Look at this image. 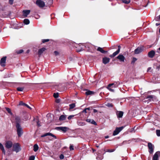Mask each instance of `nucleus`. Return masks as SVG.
<instances>
[{
	"instance_id": "obj_55",
	"label": "nucleus",
	"mask_w": 160,
	"mask_h": 160,
	"mask_svg": "<svg viewBox=\"0 0 160 160\" xmlns=\"http://www.w3.org/2000/svg\"><path fill=\"white\" fill-rule=\"evenodd\" d=\"M56 102L57 103H59L60 102V100L59 99H58V100H56Z\"/></svg>"
},
{
	"instance_id": "obj_11",
	"label": "nucleus",
	"mask_w": 160,
	"mask_h": 160,
	"mask_svg": "<svg viewBox=\"0 0 160 160\" xmlns=\"http://www.w3.org/2000/svg\"><path fill=\"white\" fill-rule=\"evenodd\" d=\"M15 120L16 126L17 124H20V123L21 122V119L19 117L16 116L15 117Z\"/></svg>"
},
{
	"instance_id": "obj_4",
	"label": "nucleus",
	"mask_w": 160,
	"mask_h": 160,
	"mask_svg": "<svg viewBox=\"0 0 160 160\" xmlns=\"http://www.w3.org/2000/svg\"><path fill=\"white\" fill-rule=\"evenodd\" d=\"M123 127L116 128L114 131H113L112 135L115 136L118 134L119 132L121 131L123 128Z\"/></svg>"
},
{
	"instance_id": "obj_30",
	"label": "nucleus",
	"mask_w": 160,
	"mask_h": 160,
	"mask_svg": "<svg viewBox=\"0 0 160 160\" xmlns=\"http://www.w3.org/2000/svg\"><path fill=\"white\" fill-rule=\"evenodd\" d=\"M23 22L25 24L27 25L29 24L30 22L28 19H25L24 20Z\"/></svg>"
},
{
	"instance_id": "obj_38",
	"label": "nucleus",
	"mask_w": 160,
	"mask_h": 160,
	"mask_svg": "<svg viewBox=\"0 0 160 160\" xmlns=\"http://www.w3.org/2000/svg\"><path fill=\"white\" fill-rule=\"evenodd\" d=\"M111 86H109V85H108V89H109L110 91L112 92H113L114 91V90L113 89H112L111 88Z\"/></svg>"
},
{
	"instance_id": "obj_29",
	"label": "nucleus",
	"mask_w": 160,
	"mask_h": 160,
	"mask_svg": "<svg viewBox=\"0 0 160 160\" xmlns=\"http://www.w3.org/2000/svg\"><path fill=\"white\" fill-rule=\"evenodd\" d=\"M6 109L7 111L8 112V113H9L11 115H13V114L12 112L11 111V110L9 108H6Z\"/></svg>"
},
{
	"instance_id": "obj_31",
	"label": "nucleus",
	"mask_w": 160,
	"mask_h": 160,
	"mask_svg": "<svg viewBox=\"0 0 160 160\" xmlns=\"http://www.w3.org/2000/svg\"><path fill=\"white\" fill-rule=\"evenodd\" d=\"M122 1L123 2L127 4L129 3L130 2V0H122Z\"/></svg>"
},
{
	"instance_id": "obj_18",
	"label": "nucleus",
	"mask_w": 160,
	"mask_h": 160,
	"mask_svg": "<svg viewBox=\"0 0 160 160\" xmlns=\"http://www.w3.org/2000/svg\"><path fill=\"white\" fill-rule=\"evenodd\" d=\"M120 84V83L119 82H115L113 83L110 84H109V86H112V87L116 88L118 87Z\"/></svg>"
},
{
	"instance_id": "obj_51",
	"label": "nucleus",
	"mask_w": 160,
	"mask_h": 160,
	"mask_svg": "<svg viewBox=\"0 0 160 160\" xmlns=\"http://www.w3.org/2000/svg\"><path fill=\"white\" fill-rule=\"evenodd\" d=\"M24 106H26V107H27L28 108H30V109H31V108L28 105H27V104H25V105H24Z\"/></svg>"
},
{
	"instance_id": "obj_15",
	"label": "nucleus",
	"mask_w": 160,
	"mask_h": 160,
	"mask_svg": "<svg viewBox=\"0 0 160 160\" xmlns=\"http://www.w3.org/2000/svg\"><path fill=\"white\" fill-rule=\"evenodd\" d=\"M116 113L118 118H122L123 114V112L121 111H117Z\"/></svg>"
},
{
	"instance_id": "obj_36",
	"label": "nucleus",
	"mask_w": 160,
	"mask_h": 160,
	"mask_svg": "<svg viewBox=\"0 0 160 160\" xmlns=\"http://www.w3.org/2000/svg\"><path fill=\"white\" fill-rule=\"evenodd\" d=\"M49 41V39H42V42L44 43L46 42H48Z\"/></svg>"
},
{
	"instance_id": "obj_10",
	"label": "nucleus",
	"mask_w": 160,
	"mask_h": 160,
	"mask_svg": "<svg viewBox=\"0 0 160 160\" xmlns=\"http://www.w3.org/2000/svg\"><path fill=\"white\" fill-rule=\"evenodd\" d=\"M143 49V47H138L135 50L134 52L136 54H138L141 52Z\"/></svg>"
},
{
	"instance_id": "obj_40",
	"label": "nucleus",
	"mask_w": 160,
	"mask_h": 160,
	"mask_svg": "<svg viewBox=\"0 0 160 160\" xmlns=\"http://www.w3.org/2000/svg\"><path fill=\"white\" fill-rule=\"evenodd\" d=\"M70 150H72L74 149L73 146L72 144H70L69 147Z\"/></svg>"
},
{
	"instance_id": "obj_7",
	"label": "nucleus",
	"mask_w": 160,
	"mask_h": 160,
	"mask_svg": "<svg viewBox=\"0 0 160 160\" xmlns=\"http://www.w3.org/2000/svg\"><path fill=\"white\" fill-rule=\"evenodd\" d=\"M5 147L7 148H10L12 146V143L10 141H6L5 144Z\"/></svg>"
},
{
	"instance_id": "obj_41",
	"label": "nucleus",
	"mask_w": 160,
	"mask_h": 160,
	"mask_svg": "<svg viewBox=\"0 0 160 160\" xmlns=\"http://www.w3.org/2000/svg\"><path fill=\"white\" fill-rule=\"evenodd\" d=\"M153 97V96L150 95L148 96L147 97V98L152 99Z\"/></svg>"
},
{
	"instance_id": "obj_6",
	"label": "nucleus",
	"mask_w": 160,
	"mask_h": 160,
	"mask_svg": "<svg viewBox=\"0 0 160 160\" xmlns=\"http://www.w3.org/2000/svg\"><path fill=\"white\" fill-rule=\"evenodd\" d=\"M116 58L121 62H124L125 59L124 56L121 54H119Z\"/></svg>"
},
{
	"instance_id": "obj_2",
	"label": "nucleus",
	"mask_w": 160,
	"mask_h": 160,
	"mask_svg": "<svg viewBox=\"0 0 160 160\" xmlns=\"http://www.w3.org/2000/svg\"><path fill=\"white\" fill-rule=\"evenodd\" d=\"M84 46L86 48V50L90 52H92L94 48V46L90 43L85 44Z\"/></svg>"
},
{
	"instance_id": "obj_35",
	"label": "nucleus",
	"mask_w": 160,
	"mask_h": 160,
	"mask_svg": "<svg viewBox=\"0 0 160 160\" xmlns=\"http://www.w3.org/2000/svg\"><path fill=\"white\" fill-rule=\"evenodd\" d=\"M53 97L55 98H58V93H54L53 94Z\"/></svg>"
},
{
	"instance_id": "obj_54",
	"label": "nucleus",
	"mask_w": 160,
	"mask_h": 160,
	"mask_svg": "<svg viewBox=\"0 0 160 160\" xmlns=\"http://www.w3.org/2000/svg\"><path fill=\"white\" fill-rule=\"evenodd\" d=\"M98 112L97 110L96 109H93V112L94 113H96Z\"/></svg>"
},
{
	"instance_id": "obj_20",
	"label": "nucleus",
	"mask_w": 160,
	"mask_h": 160,
	"mask_svg": "<svg viewBox=\"0 0 160 160\" xmlns=\"http://www.w3.org/2000/svg\"><path fill=\"white\" fill-rule=\"evenodd\" d=\"M86 121L94 125H97L96 122L93 119H88L86 120Z\"/></svg>"
},
{
	"instance_id": "obj_50",
	"label": "nucleus",
	"mask_w": 160,
	"mask_h": 160,
	"mask_svg": "<svg viewBox=\"0 0 160 160\" xmlns=\"http://www.w3.org/2000/svg\"><path fill=\"white\" fill-rule=\"evenodd\" d=\"M151 69H152V68L151 67H149L148 68V69H147V72H148L150 71V70H151Z\"/></svg>"
},
{
	"instance_id": "obj_26",
	"label": "nucleus",
	"mask_w": 160,
	"mask_h": 160,
	"mask_svg": "<svg viewBox=\"0 0 160 160\" xmlns=\"http://www.w3.org/2000/svg\"><path fill=\"white\" fill-rule=\"evenodd\" d=\"M38 149V146L37 144H35L33 146V151L36 152H37Z\"/></svg>"
},
{
	"instance_id": "obj_47",
	"label": "nucleus",
	"mask_w": 160,
	"mask_h": 160,
	"mask_svg": "<svg viewBox=\"0 0 160 160\" xmlns=\"http://www.w3.org/2000/svg\"><path fill=\"white\" fill-rule=\"evenodd\" d=\"M13 0H9V3L11 4H12L13 2Z\"/></svg>"
},
{
	"instance_id": "obj_43",
	"label": "nucleus",
	"mask_w": 160,
	"mask_h": 160,
	"mask_svg": "<svg viewBox=\"0 0 160 160\" xmlns=\"http://www.w3.org/2000/svg\"><path fill=\"white\" fill-rule=\"evenodd\" d=\"M115 150V149H108L107 151V152H114Z\"/></svg>"
},
{
	"instance_id": "obj_17",
	"label": "nucleus",
	"mask_w": 160,
	"mask_h": 160,
	"mask_svg": "<svg viewBox=\"0 0 160 160\" xmlns=\"http://www.w3.org/2000/svg\"><path fill=\"white\" fill-rule=\"evenodd\" d=\"M155 54V52L153 50H152L149 52L148 54V57L150 58H152Z\"/></svg>"
},
{
	"instance_id": "obj_34",
	"label": "nucleus",
	"mask_w": 160,
	"mask_h": 160,
	"mask_svg": "<svg viewBox=\"0 0 160 160\" xmlns=\"http://www.w3.org/2000/svg\"><path fill=\"white\" fill-rule=\"evenodd\" d=\"M35 158V157L34 156H31L29 159V160H34Z\"/></svg>"
},
{
	"instance_id": "obj_49",
	"label": "nucleus",
	"mask_w": 160,
	"mask_h": 160,
	"mask_svg": "<svg viewBox=\"0 0 160 160\" xmlns=\"http://www.w3.org/2000/svg\"><path fill=\"white\" fill-rule=\"evenodd\" d=\"M54 53L56 56L58 55L59 54L58 52L57 51H54Z\"/></svg>"
},
{
	"instance_id": "obj_25",
	"label": "nucleus",
	"mask_w": 160,
	"mask_h": 160,
	"mask_svg": "<svg viewBox=\"0 0 160 160\" xmlns=\"http://www.w3.org/2000/svg\"><path fill=\"white\" fill-rule=\"evenodd\" d=\"M0 149L2 150V152L4 154H5V150L4 148L3 145L0 142Z\"/></svg>"
},
{
	"instance_id": "obj_61",
	"label": "nucleus",
	"mask_w": 160,
	"mask_h": 160,
	"mask_svg": "<svg viewBox=\"0 0 160 160\" xmlns=\"http://www.w3.org/2000/svg\"><path fill=\"white\" fill-rule=\"evenodd\" d=\"M5 160H7V159H6Z\"/></svg>"
},
{
	"instance_id": "obj_52",
	"label": "nucleus",
	"mask_w": 160,
	"mask_h": 160,
	"mask_svg": "<svg viewBox=\"0 0 160 160\" xmlns=\"http://www.w3.org/2000/svg\"><path fill=\"white\" fill-rule=\"evenodd\" d=\"M118 49L117 50H119V51L120 52V48H121V46H118Z\"/></svg>"
},
{
	"instance_id": "obj_57",
	"label": "nucleus",
	"mask_w": 160,
	"mask_h": 160,
	"mask_svg": "<svg viewBox=\"0 0 160 160\" xmlns=\"http://www.w3.org/2000/svg\"><path fill=\"white\" fill-rule=\"evenodd\" d=\"M109 138V136H105V138Z\"/></svg>"
},
{
	"instance_id": "obj_21",
	"label": "nucleus",
	"mask_w": 160,
	"mask_h": 160,
	"mask_svg": "<svg viewBox=\"0 0 160 160\" xmlns=\"http://www.w3.org/2000/svg\"><path fill=\"white\" fill-rule=\"evenodd\" d=\"M45 50L46 48H43L39 49L38 51V54L39 55H41Z\"/></svg>"
},
{
	"instance_id": "obj_58",
	"label": "nucleus",
	"mask_w": 160,
	"mask_h": 160,
	"mask_svg": "<svg viewBox=\"0 0 160 160\" xmlns=\"http://www.w3.org/2000/svg\"><path fill=\"white\" fill-rule=\"evenodd\" d=\"M159 25V24H158V23H156V25L157 26H158Z\"/></svg>"
},
{
	"instance_id": "obj_12",
	"label": "nucleus",
	"mask_w": 160,
	"mask_h": 160,
	"mask_svg": "<svg viewBox=\"0 0 160 160\" xmlns=\"http://www.w3.org/2000/svg\"><path fill=\"white\" fill-rule=\"evenodd\" d=\"M159 156H160V152L159 151L156 152L153 156V160H158Z\"/></svg>"
},
{
	"instance_id": "obj_53",
	"label": "nucleus",
	"mask_w": 160,
	"mask_h": 160,
	"mask_svg": "<svg viewBox=\"0 0 160 160\" xmlns=\"http://www.w3.org/2000/svg\"><path fill=\"white\" fill-rule=\"evenodd\" d=\"M109 106V107H113V105L112 104H108V105Z\"/></svg>"
},
{
	"instance_id": "obj_24",
	"label": "nucleus",
	"mask_w": 160,
	"mask_h": 160,
	"mask_svg": "<svg viewBox=\"0 0 160 160\" xmlns=\"http://www.w3.org/2000/svg\"><path fill=\"white\" fill-rule=\"evenodd\" d=\"M67 116L66 115H61L59 118V120L60 121H63L66 119V118Z\"/></svg>"
},
{
	"instance_id": "obj_1",
	"label": "nucleus",
	"mask_w": 160,
	"mask_h": 160,
	"mask_svg": "<svg viewBox=\"0 0 160 160\" xmlns=\"http://www.w3.org/2000/svg\"><path fill=\"white\" fill-rule=\"evenodd\" d=\"M17 134L18 137H20L23 133V130L20 124H18L16 126Z\"/></svg>"
},
{
	"instance_id": "obj_8",
	"label": "nucleus",
	"mask_w": 160,
	"mask_h": 160,
	"mask_svg": "<svg viewBox=\"0 0 160 160\" xmlns=\"http://www.w3.org/2000/svg\"><path fill=\"white\" fill-rule=\"evenodd\" d=\"M6 57H4L2 58L0 60V65L2 67L5 66Z\"/></svg>"
},
{
	"instance_id": "obj_46",
	"label": "nucleus",
	"mask_w": 160,
	"mask_h": 160,
	"mask_svg": "<svg viewBox=\"0 0 160 160\" xmlns=\"http://www.w3.org/2000/svg\"><path fill=\"white\" fill-rule=\"evenodd\" d=\"M74 117L73 115H70L68 117V119L69 120H70L72 118Z\"/></svg>"
},
{
	"instance_id": "obj_19",
	"label": "nucleus",
	"mask_w": 160,
	"mask_h": 160,
	"mask_svg": "<svg viewBox=\"0 0 160 160\" xmlns=\"http://www.w3.org/2000/svg\"><path fill=\"white\" fill-rule=\"evenodd\" d=\"M103 62L104 64H106L108 63L110 61V59L107 57H105L103 58Z\"/></svg>"
},
{
	"instance_id": "obj_9",
	"label": "nucleus",
	"mask_w": 160,
	"mask_h": 160,
	"mask_svg": "<svg viewBox=\"0 0 160 160\" xmlns=\"http://www.w3.org/2000/svg\"><path fill=\"white\" fill-rule=\"evenodd\" d=\"M36 4L40 7H43L45 6V3L43 1L40 0H37Z\"/></svg>"
},
{
	"instance_id": "obj_39",
	"label": "nucleus",
	"mask_w": 160,
	"mask_h": 160,
	"mask_svg": "<svg viewBox=\"0 0 160 160\" xmlns=\"http://www.w3.org/2000/svg\"><path fill=\"white\" fill-rule=\"evenodd\" d=\"M137 59L135 58H133L132 62V63H133L137 60Z\"/></svg>"
},
{
	"instance_id": "obj_32",
	"label": "nucleus",
	"mask_w": 160,
	"mask_h": 160,
	"mask_svg": "<svg viewBox=\"0 0 160 160\" xmlns=\"http://www.w3.org/2000/svg\"><path fill=\"white\" fill-rule=\"evenodd\" d=\"M70 109H72L75 107V105L74 103H72L69 105Z\"/></svg>"
},
{
	"instance_id": "obj_3",
	"label": "nucleus",
	"mask_w": 160,
	"mask_h": 160,
	"mask_svg": "<svg viewBox=\"0 0 160 160\" xmlns=\"http://www.w3.org/2000/svg\"><path fill=\"white\" fill-rule=\"evenodd\" d=\"M21 150L20 146L18 143H14L13 145V151L18 152Z\"/></svg>"
},
{
	"instance_id": "obj_60",
	"label": "nucleus",
	"mask_w": 160,
	"mask_h": 160,
	"mask_svg": "<svg viewBox=\"0 0 160 160\" xmlns=\"http://www.w3.org/2000/svg\"><path fill=\"white\" fill-rule=\"evenodd\" d=\"M52 3V2H50V4H51Z\"/></svg>"
},
{
	"instance_id": "obj_33",
	"label": "nucleus",
	"mask_w": 160,
	"mask_h": 160,
	"mask_svg": "<svg viewBox=\"0 0 160 160\" xmlns=\"http://www.w3.org/2000/svg\"><path fill=\"white\" fill-rule=\"evenodd\" d=\"M156 134L157 136H160V130H157L156 131Z\"/></svg>"
},
{
	"instance_id": "obj_22",
	"label": "nucleus",
	"mask_w": 160,
	"mask_h": 160,
	"mask_svg": "<svg viewBox=\"0 0 160 160\" xmlns=\"http://www.w3.org/2000/svg\"><path fill=\"white\" fill-rule=\"evenodd\" d=\"M120 52L119 51V50H117L112 54L111 55L109 56V57L111 58L114 57L117 54H118Z\"/></svg>"
},
{
	"instance_id": "obj_13",
	"label": "nucleus",
	"mask_w": 160,
	"mask_h": 160,
	"mask_svg": "<svg viewBox=\"0 0 160 160\" xmlns=\"http://www.w3.org/2000/svg\"><path fill=\"white\" fill-rule=\"evenodd\" d=\"M50 136L52 137H53V138H54L55 139H56L57 138L56 136L54 135V134H52V133H50V132H47L45 134L42 135L41 136V137H44L46 136Z\"/></svg>"
},
{
	"instance_id": "obj_27",
	"label": "nucleus",
	"mask_w": 160,
	"mask_h": 160,
	"mask_svg": "<svg viewBox=\"0 0 160 160\" xmlns=\"http://www.w3.org/2000/svg\"><path fill=\"white\" fill-rule=\"evenodd\" d=\"M94 92L90 91H88L86 92L85 93L86 95H88L93 94Z\"/></svg>"
},
{
	"instance_id": "obj_28",
	"label": "nucleus",
	"mask_w": 160,
	"mask_h": 160,
	"mask_svg": "<svg viewBox=\"0 0 160 160\" xmlns=\"http://www.w3.org/2000/svg\"><path fill=\"white\" fill-rule=\"evenodd\" d=\"M24 88V87H18L17 88V90L18 91H22Z\"/></svg>"
},
{
	"instance_id": "obj_23",
	"label": "nucleus",
	"mask_w": 160,
	"mask_h": 160,
	"mask_svg": "<svg viewBox=\"0 0 160 160\" xmlns=\"http://www.w3.org/2000/svg\"><path fill=\"white\" fill-rule=\"evenodd\" d=\"M97 50L98 51H100V52H101V53H105L107 52V51H104L102 49V48H100V47L98 48L97 49Z\"/></svg>"
},
{
	"instance_id": "obj_44",
	"label": "nucleus",
	"mask_w": 160,
	"mask_h": 160,
	"mask_svg": "<svg viewBox=\"0 0 160 160\" xmlns=\"http://www.w3.org/2000/svg\"><path fill=\"white\" fill-rule=\"evenodd\" d=\"M25 103H23L21 101L19 102V105H23V106H24V105H25Z\"/></svg>"
},
{
	"instance_id": "obj_59",
	"label": "nucleus",
	"mask_w": 160,
	"mask_h": 160,
	"mask_svg": "<svg viewBox=\"0 0 160 160\" xmlns=\"http://www.w3.org/2000/svg\"><path fill=\"white\" fill-rule=\"evenodd\" d=\"M159 18L160 19V15L159 16Z\"/></svg>"
},
{
	"instance_id": "obj_45",
	"label": "nucleus",
	"mask_w": 160,
	"mask_h": 160,
	"mask_svg": "<svg viewBox=\"0 0 160 160\" xmlns=\"http://www.w3.org/2000/svg\"><path fill=\"white\" fill-rule=\"evenodd\" d=\"M37 125L38 127H40L41 126L40 124V122H39V120H38L37 121Z\"/></svg>"
},
{
	"instance_id": "obj_14",
	"label": "nucleus",
	"mask_w": 160,
	"mask_h": 160,
	"mask_svg": "<svg viewBox=\"0 0 160 160\" xmlns=\"http://www.w3.org/2000/svg\"><path fill=\"white\" fill-rule=\"evenodd\" d=\"M56 129L58 130H60L63 131V132H65L68 129L66 127H59L56 128Z\"/></svg>"
},
{
	"instance_id": "obj_48",
	"label": "nucleus",
	"mask_w": 160,
	"mask_h": 160,
	"mask_svg": "<svg viewBox=\"0 0 160 160\" xmlns=\"http://www.w3.org/2000/svg\"><path fill=\"white\" fill-rule=\"evenodd\" d=\"M23 52V50H19L18 52V53H22Z\"/></svg>"
},
{
	"instance_id": "obj_5",
	"label": "nucleus",
	"mask_w": 160,
	"mask_h": 160,
	"mask_svg": "<svg viewBox=\"0 0 160 160\" xmlns=\"http://www.w3.org/2000/svg\"><path fill=\"white\" fill-rule=\"evenodd\" d=\"M148 147L149 149V152L150 154H152L153 152L154 149V146L151 142H148Z\"/></svg>"
},
{
	"instance_id": "obj_42",
	"label": "nucleus",
	"mask_w": 160,
	"mask_h": 160,
	"mask_svg": "<svg viewBox=\"0 0 160 160\" xmlns=\"http://www.w3.org/2000/svg\"><path fill=\"white\" fill-rule=\"evenodd\" d=\"M64 158V155L62 154H61V155H60L59 156V158L61 159H63Z\"/></svg>"
},
{
	"instance_id": "obj_16",
	"label": "nucleus",
	"mask_w": 160,
	"mask_h": 160,
	"mask_svg": "<svg viewBox=\"0 0 160 160\" xmlns=\"http://www.w3.org/2000/svg\"><path fill=\"white\" fill-rule=\"evenodd\" d=\"M30 10H24L22 11L23 15L24 17H26L30 13Z\"/></svg>"
},
{
	"instance_id": "obj_56",
	"label": "nucleus",
	"mask_w": 160,
	"mask_h": 160,
	"mask_svg": "<svg viewBox=\"0 0 160 160\" xmlns=\"http://www.w3.org/2000/svg\"><path fill=\"white\" fill-rule=\"evenodd\" d=\"M158 50H159L160 51V47L157 50V52H158V53H159L160 52Z\"/></svg>"
},
{
	"instance_id": "obj_37",
	"label": "nucleus",
	"mask_w": 160,
	"mask_h": 160,
	"mask_svg": "<svg viewBox=\"0 0 160 160\" xmlns=\"http://www.w3.org/2000/svg\"><path fill=\"white\" fill-rule=\"evenodd\" d=\"M89 108H85L82 111V112H84L85 113H87V110H89Z\"/></svg>"
}]
</instances>
